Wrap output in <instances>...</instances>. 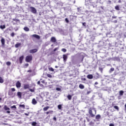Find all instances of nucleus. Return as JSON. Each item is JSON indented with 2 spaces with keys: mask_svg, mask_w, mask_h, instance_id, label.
Here are the masks:
<instances>
[{
  "mask_svg": "<svg viewBox=\"0 0 126 126\" xmlns=\"http://www.w3.org/2000/svg\"><path fill=\"white\" fill-rule=\"evenodd\" d=\"M47 76L48 77H49L50 78H52V75H51L50 74H47Z\"/></svg>",
  "mask_w": 126,
  "mask_h": 126,
  "instance_id": "e433bc0d",
  "label": "nucleus"
},
{
  "mask_svg": "<svg viewBox=\"0 0 126 126\" xmlns=\"http://www.w3.org/2000/svg\"><path fill=\"white\" fill-rule=\"evenodd\" d=\"M112 18L116 19H117V16H112Z\"/></svg>",
  "mask_w": 126,
  "mask_h": 126,
  "instance_id": "3c124183",
  "label": "nucleus"
},
{
  "mask_svg": "<svg viewBox=\"0 0 126 126\" xmlns=\"http://www.w3.org/2000/svg\"><path fill=\"white\" fill-rule=\"evenodd\" d=\"M24 59V56L23 55H22L19 58V61L20 63H22Z\"/></svg>",
  "mask_w": 126,
  "mask_h": 126,
  "instance_id": "1a4fd4ad",
  "label": "nucleus"
},
{
  "mask_svg": "<svg viewBox=\"0 0 126 126\" xmlns=\"http://www.w3.org/2000/svg\"><path fill=\"white\" fill-rule=\"evenodd\" d=\"M114 109H116L117 111H119L120 109L119 108V107L118 106H114Z\"/></svg>",
  "mask_w": 126,
  "mask_h": 126,
  "instance_id": "c756f323",
  "label": "nucleus"
},
{
  "mask_svg": "<svg viewBox=\"0 0 126 126\" xmlns=\"http://www.w3.org/2000/svg\"><path fill=\"white\" fill-rule=\"evenodd\" d=\"M32 105H36V104H37V101L36 100V99L33 98L32 99Z\"/></svg>",
  "mask_w": 126,
  "mask_h": 126,
  "instance_id": "4468645a",
  "label": "nucleus"
},
{
  "mask_svg": "<svg viewBox=\"0 0 126 126\" xmlns=\"http://www.w3.org/2000/svg\"><path fill=\"white\" fill-rule=\"evenodd\" d=\"M56 90H57V91H61V88H56Z\"/></svg>",
  "mask_w": 126,
  "mask_h": 126,
  "instance_id": "49530a36",
  "label": "nucleus"
},
{
  "mask_svg": "<svg viewBox=\"0 0 126 126\" xmlns=\"http://www.w3.org/2000/svg\"><path fill=\"white\" fill-rule=\"evenodd\" d=\"M1 43L2 46H4L5 43V39H4L3 37H2L1 39Z\"/></svg>",
  "mask_w": 126,
  "mask_h": 126,
  "instance_id": "ddd939ff",
  "label": "nucleus"
},
{
  "mask_svg": "<svg viewBox=\"0 0 126 126\" xmlns=\"http://www.w3.org/2000/svg\"><path fill=\"white\" fill-rule=\"evenodd\" d=\"M94 84H95V85H97V84H98V83H97V82H95L94 83Z\"/></svg>",
  "mask_w": 126,
  "mask_h": 126,
  "instance_id": "13d9d810",
  "label": "nucleus"
},
{
  "mask_svg": "<svg viewBox=\"0 0 126 126\" xmlns=\"http://www.w3.org/2000/svg\"><path fill=\"white\" fill-rule=\"evenodd\" d=\"M115 9H116V10H120V7H119V5H116L115 6Z\"/></svg>",
  "mask_w": 126,
  "mask_h": 126,
  "instance_id": "72a5a7b5",
  "label": "nucleus"
},
{
  "mask_svg": "<svg viewBox=\"0 0 126 126\" xmlns=\"http://www.w3.org/2000/svg\"><path fill=\"white\" fill-rule=\"evenodd\" d=\"M67 98L69 99V100H71V98H72V96L70 95V94H69L67 96Z\"/></svg>",
  "mask_w": 126,
  "mask_h": 126,
  "instance_id": "cd10ccee",
  "label": "nucleus"
},
{
  "mask_svg": "<svg viewBox=\"0 0 126 126\" xmlns=\"http://www.w3.org/2000/svg\"><path fill=\"white\" fill-rule=\"evenodd\" d=\"M15 35V33L14 32H12L11 34H10V36H11V37H14V35Z\"/></svg>",
  "mask_w": 126,
  "mask_h": 126,
  "instance_id": "58836bf2",
  "label": "nucleus"
},
{
  "mask_svg": "<svg viewBox=\"0 0 126 126\" xmlns=\"http://www.w3.org/2000/svg\"><path fill=\"white\" fill-rule=\"evenodd\" d=\"M57 50H59V48H55L54 49V52H56V51H57Z\"/></svg>",
  "mask_w": 126,
  "mask_h": 126,
  "instance_id": "de8ad7c7",
  "label": "nucleus"
},
{
  "mask_svg": "<svg viewBox=\"0 0 126 126\" xmlns=\"http://www.w3.org/2000/svg\"><path fill=\"white\" fill-rule=\"evenodd\" d=\"M119 94L120 96H123L124 95V92L123 91H120L119 92Z\"/></svg>",
  "mask_w": 126,
  "mask_h": 126,
  "instance_id": "bb28decb",
  "label": "nucleus"
},
{
  "mask_svg": "<svg viewBox=\"0 0 126 126\" xmlns=\"http://www.w3.org/2000/svg\"><path fill=\"white\" fill-rule=\"evenodd\" d=\"M15 91V89L14 88H11L10 90V91H9L8 92V95H12V93H11V92H14Z\"/></svg>",
  "mask_w": 126,
  "mask_h": 126,
  "instance_id": "9d476101",
  "label": "nucleus"
},
{
  "mask_svg": "<svg viewBox=\"0 0 126 126\" xmlns=\"http://www.w3.org/2000/svg\"><path fill=\"white\" fill-rule=\"evenodd\" d=\"M19 107L20 108H21V107H22L23 108V109H25V105H24V104H20L19 105Z\"/></svg>",
  "mask_w": 126,
  "mask_h": 126,
  "instance_id": "393cba45",
  "label": "nucleus"
},
{
  "mask_svg": "<svg viewBox=\"0 0 126 126\" xmlns=\"http://www.w3.org/2000/svg\"><path fill=\"white\" fill-rule=\"evenodd\" d=\"M16 87H17V88H20V87H21V83H20V82H19V81H18L16 82Z\"/></svg>",
  "mask_w": 126,
  "mask_h": 126,
  "instance_id": "6e6552de",
  "label": "nucleus"
},
{
  "mask_svg": "<svg viewBox=\"0 0 126 126\" xmlns=\"http://www.w3.org/2000/svg\"><path fill=\"white\" fill-rule=\"evenodd\" d=\"M79 87L80 89H84V86L81 84L79 85Z\"/></svg>",
  "mask_w": 126,
  "mask_h": 126,
  "instance_id": "4be33fe9",
  "label": "nucleus"
},
{
  "mask_svg": "<svg viewBox=\"0 0 126 126\" xmlns=\"http://www.w3.org/2000/svg\"><path fill=\"white\" fill-rule=\"evenodd\" d=\"M114 23H118V21H117V20H115V21H114Z\"/></svg>",
  "mask_w": 126,
  "mask_h": 126,
  "instance_id": "864d4df0",
  "label": "nucleus"
},
{
  "mask_svg": "<svg viewBox=\"0 0 126 126\" xmlns=\"http://www.w3.org/2000/svg\"><path fill=\"white\" fill-rule=\"evenodd\" d=\"M3 109L4 110H5V111H6L7 114H10V111H9L10 110V108H9V107H8L7 106L4 105Z\"/></svg>",
  "mask_w": 126,
  "mask_h": 126,
  "instance_id": "20e7f679",
  "label": "nucleus"
},
{
  "mask_svg": "<svg viewBox=\"0 0 126 126\" xmlns=\"http://www.w3.org/2000/svg\"><path fill=\"white\" fill-rule=\"evenodd\" d=\"M80 8H77V10H79Z\"/></svg>",
  "mask_w": 126,
  "mask_h": 126,
  "instance_id": "0e129e2a",
  "label": "nucleus"
},
{
  "mask_svg": "<svg viewBox=\"0 0 126 126\" xmlns=\"http://www.w3.org/2000/svg\"><path fill=\"white\" fill-rule=\"evenodd\" d=\"M32 37H33V38H35V39H37V40H40V37L39 36V35L38 34H32Z\"/></svg>",
  "mask_w": 126,
  "mask_h": 126,
  "instance_id": "423d86ee",
  "label": "nucleus"
},
{
  "mask_svg": "<svg viewBox=\"0 0 126 126\" xmlns=\"http://www.w3.org/2000/svg\"><path fill=\"white\" fill-rule=\"evenodd\" d=\"M30 8L31 10V12H32V13H33L34 14H36V13H37V10H36L35 7L31 6Z\"/></svg>",
  "mask_w": 126,
  "mask_h": 126,
  "instance_id": "7ed1b4c3",
  "label": "nucleus"
},
{
  "mask_svg": "<svg viewBox=\"0 0 126 126\" xmlns=\"http://www.w3.org/2000/svg\"><path fill=\"white\" fill-rule=\"evenodd\" d=\"M50 41L51 42H52V43H56V42H57V39H56V37H52Z\"/></svg>",
  "mask_w": 126,
  "mask_h": 126,
  "instance_id": "f8f14e48",
  "label": "nucleus"
},
{
  "mask_svg": "<svg viewBox=\"0 0 126 126\" xmlns=\"http://www.w3.org/2000/svg\"><path fill=\"white\" fill-rule=\"evenodd\" d=\"M11 109H16V106L13 105L12 106H11Z\"/></svg>",
  "mask_w": 126,
  "mask_h": 126,
  "instance_id": "a19ab883",
  "label": "nucleus"
},
{
  "mask_svg": "<svg viewBox=\"0 0 126 126\" xmlns=\"http://www.w3.org/2000/svg\"><path fill=\"white\" fill-rule=\"evenodd\" d=\"M63 60L64 63H65V62H66L67 60V55L65 54L63 55Z\"/></svg>",
  "mask_w": 126,
  "mask_h": 126,
  "instance_id": "9b49d317",
  "label": "nucleus"
},
{
  "mask_svg": "<svg viewBox=\"0 0 126 126\" xmlns=\"http://www.w3.org/2000/svg\"><path fill=\"white\" fill-rule=\"evenodd\" d=\"M24 30H25V31L28 32L29 31V28L27 27H25L24 28Z\"/></svg>",
  "mask_w": 126,
  "mask_h": 126,
  "instance_id": "a878e982",
  "label": "nucleus"
},
{
  "mask_svg": "<svg viewBox=\"0 0 126 126\" xmlns=\"http://www.w3.org/2000/svg\"><path fill=\"white\" fill-rule=\"evenodd\" d=\"M29 65V64L26 63L25 64V66H28Z\"/></svg>",
  "mask_w": 126,
  "mask_h": 126,
  "instance_id": "6e6d98bb",
  "label": "nucleus"
},
{
  "mask_svg": "<svg viewBox=\"0 0 126 126\" xmlns=\"http://www.w3.org/2000/svg\"><path fill=\"white\" fill-rule=\"evenodd\" d=\"M17 96H18L19 98H21L22 96V94H21V92H18L17 93Z\"/></svg>",
  "mask_w": 126,
  "mask_h": 126,
  "instance_id": "6ab92c4d",
  "label": "nucleus"
},
{
  "mask_svg": "<svg viewBox=\"0 0 126 126\" xmlns=\"http://www.w3.org/2000/svg\"><path fill=\"white\" fill-rule=\"evenodd\" d=\"M82 80H83L84 81H85L86 80V78H83L82 79Z\"/></svg>",
  "mask_w": 126,
  "mask_h": 126,
  "instance_id": "8fccbe9b",
  "label": "nucleus"
},
{
  "mask_svg": "<svg viewBox=\"0 0 126 126\" xmlns=\"http://www.w3.org/2000/svg\"><path fill=\"white\" fill-rule=\"evenodd\" d=\"M18 22H20V20L16 19H13V21L12 22V23H13V25H15V24L18 23Z\"/></svg>",
  "mask_w": 126,
  "mask_h": 126,
  "instance_id": "39448f33",
  "label": "nucleus"
},
{
  "mask_svg": "<svg viewBox=\"0 0 126 126\" xmlns=\"http://www.w3.org/2000/svg\"><path fill=\"white\" fill-rule=\"evenodd\" d=\"M30 86L28 84H25L24 85V89H28L29 88Z\"/></svg>",
  "mask_w": 126,
  "mask_h": 126,
  "instance_id": "a211bd4d",
  "label": "nucleus"
},
{
  "mask_svg": "<svg viewBox=\"0 0 126 126\" xmlns=\"http://www.w3.org/2000/svg\"><path fill=\"white\" fill-rule=\"evenodd\" d=\"M49 109H50V107L49 106H46L44 108H43V110L44 112H46V111H48V110H49Z\"/></svg>",
  "mask_w": 126,
  "mask_h": 126,
  "instance_id": "dca6fc26",
  "label": "nucleus"
},
{
  "mask_svg": "<svg viewBox=\"0 0 126 126\" xmlns=\"http://www.w3.org/2000/svg\"><path fill=\"white\" fill-rule=\"evenodd\" d=\"M101 119V115L98 114L95 116V120H100Z\"/></svg>",
  "mask_w": 126,
  "mask_h": 126,
  "instance_id": "f3484780",
  "label": "nucleus"
},
{
  "mask_svg": "<svg viewBox=\"0 0 126 126\" xmlns=\"http://www.w3.org/2000/svg\"><path fill=\"white\" fill-rule=\"evenodd\" d=\"M113 61H120V58L119 57H114L113 58Z\"/></svg>",
  "mask_w": 126,
  "mask_h": 126,
  "instance_id": "b1692460",
  "label": "nucleus"
},
{
  "mask_svg": "<svg viewBox=\"0 0 126 126\" xmlns=\"http://www.w3.org/2000/svg\"><path fill=\"white\" fill-rule=\"evenodd\" d=\"M125 109H126V104H125Z\"/></svg>",
  "mask_w": 126,
  "mask_h": 126,
  "instance_id": "e2e57ef3",
  "label": "nucleus"
},
{
  "mask_svg": "<svg viewBox=\"0 0 126 126\" xmlns=\"http://www.w3.org/2000/svg\"><path fill=\"white\" fill-rule=\"evenodd\" d=\"M36 125H37V123L35 122H32V126H36Z\"/></svg>",
  "mask_w": 126,
  "mask_h": 126,
  "instance_id": "7c9ffc66",
  "label": "nucleus"
},
{
  "mask_svg": "<svg viewBox=\"0 0 126 126\" xmlns=\"http://www.w3.org/2000/svg\"><path fill=\"white\" fill-rule=\"evenodd\" d=\"M38 52V49H33L30 50V54H34V53H37Z\"/></svg>",
  "mask_w": 126,
  "mask_h": 126,
  "instance_id": "0eeeda50",
  "label": "nucleus"
},
{
  "mask_svg": "<svg viewBox=\"0 0 126 126\" xmlns=\"http://www.w3.org/2000/svg\"><path fill=\"white\" fill-rule=\"evenodd\" d=\"M33 61V56L31 55H28L26 57V62L27 63H30V62H32Z\"/></svg>",
  "mask_w": 126,
  "mask_h": 126,
  "instance_id": "f03ea898",
  "label": "nucleus"
},
{
  "mask_svg": "<svg viewBox=\"0 0 126 126\" xmlns=\"http://www.w3.org/2000/svg\"><path fill=\"white\" fill-rule=\"evenodd\" d=\"M114 70H115V68H111L109 70V72L111 73V72H113V71H114Z\"/></svg>",
  "mask_w": 126,
  "mask_h": 126,
  "instance_id": "473e14b6",
  "label": "nucleus"
},
{
  "mask_svg": "<svg viewBox=\"0 0 126 126\" xmlns=\"http://www.w3.org/2000/svg\"><path fill=\"white\" fill-rule=\"evenodd\" d=\"M90 93H91V92H90V91L87 92V95H88V94H90Z\"/></svg>",
  "mask_w": 126,
  "mask_h": 126,
  "instance_id": "09e8293b",
  "label": "nucleus"
},
{
  "mask_svg": "<svg viewBox=\"0 0 126 126\" xmlns=\"http://www.w3.org/2000/svg\"><path fill=\"white\" fill-rule=\"evenodd\" d=\"M1 100H2L1 97H0V101H1Z\"/></svg>",
  "mask_w": 126,
  "mask_h": 126,
  "instance_id": "680f3d73",
  "label": "nucleus"
},
{
  "mask_svg": "<svg viewBox=\"0 0 126 126\" xmlns=\"http://www.w3.org/2000/svg\"><path fill=\"white\" fill-rule=\"evenodd\" d=\"M41 83H43V84H45V80H42L41 81Z\"/></svg>",
  "mask_w": 126,
  "mask_h": 126,
  "instance_id": "603ef678",
  "label": "nucleus"
},
{
  "mask_svg": "<svg viewBox=\"0 0 126 126\" xmlns=\"http://www.w3.org/2000/svg\"><path fill=\"white\" fill-rule=\"evenodd\" d=\"M0 29H4L5 28V25H1L0 26Z\"/></svg>",
  "mask_w": 126,
  "mask_h": 126,
  "instance_id": "c85d7f7f",
  "label": "nucleus"
},
{
  "mask_svg": "<svg viewBox=\"0 0 126 126\" xmlns=\"http://www.w3.org/2000/svg\"><path fill=\"white\" fill-rule=\"evenodd\" d=\"M89 79H92L93 78V75L92 74H89L87 76Z\"/></svg>",
  "mask_w": 126,
  "mask_h": 126,
  "instance_id": "2eb2a0df",
  "label": "nucleus"
},
{
  "mask_svg": "<svg viewBox=\"0 0 126 126\" xmlns=\"http://www.w3.org/2000/svg\"><path fill=\"white\" fill-rule=\"evenodd\" d=\"M37 84L38 85H39V86H40V87H43V86H44V85H43V84H41V82L40 81H38L37 82Z\"/></svg>",
  "mask_w": 126,
  "mask_h": 126,
  "instance_id": "412c9836",
  "label": "nucleus"
},
{
  "mask_svg": "<svg viewBox=\"0 0 126 126\" xmlns=\"http://www.w3.org/2000/svg\"><path fill=\"white\" fill-rule=\"evenodd\" d=\"M6 64L7 65L9 66L11 64V63H10V62H7Z\"/></svg>",
  "mask_w": 126,
  "mask_h": 126,
  "instance_id": "f704fd0d",
  "label": "nucleus"
},
{
  "mask_svg": "<svg viewBox=\"0 0 126 126\" xmlns=\"http://www.w3.org/2000/svg\"><path fill=\"white\" fill-rule=\"evenodd\" d=\"M83 26H84L85 27H86V23L84 22L82 23Z\"/></svg>",
  "mask_w": 126,
  "mask_h": 126,
  "instance_id": "37998d69",
  "label": "nucleus"
},
{
  "mask_svg": "<svg viewBox=\"0 0 126 126\" xmlns=\"http://www.w3.org/2000/svg\"><path fill=\"white\" fill-rule=\"evenodd\" d=\"M53 119L55 122H57V118L56 117H54Z\"/></svg>",
  "mask_w": 126,
  "mask_h": 126,
  "instance_id": "c03bdc74",
  "label": "nucleus"
},
{
  "mask_svg": "<svg viewBox=\"0 0 126 126\" xmlns=\"http://www.w3.org/2000/svg\"><path fill=\"white\" fill-rule=\"evenodd\" d=\"M58 108L59 110H61L62 109V105H61V104L58 105Z\"/></svg>",
  "mask_w": 126,
  "mask_h": 126,
  "instance_id": "c9c22d12",
  "label": "nucleus"
},
{
  "mask_svg": "<svg viewBox=\"0 0 126 126\" xmlns=\"http://www.w3.org/2000/svg\"><path fill=\"white\" fill-rule=\"evenodd\" d=\"M58 67H59V66H55V68H58Z\"/></svg>",
  "mask_w": 126,
  "mask_h": 126,
  "instance_id": "052dcab7",
  "label": "nucleus"
},
{
  "mask_svg": "<svg viewBox=\"0 0 126 126\" xmlns=\"http://www.w3.org/2000/svg\"><path fill=\"white\" fill-rule=\"evenodd\" d=\"M20 46H21V43H17L15 45V48H19V47H20Z\"/></svg>",
  "mask_w": 126,
  "mask_h": 126,
  "instance_id": "aec40b11",
  "label": "nucleus"
},
{
  "mask_svg": "<svg viewBox=\"0 0 126 126\" xmlns=\"http://www.w3.org/2000/svg\"><path fill=\"white\" fill-rule=\"evenodd\" d=\"M47 35H48V34H46V36H47Z\"/></svg>",
  "mask_w": 126,
  "mask_h": 126,
  "instance_id": "338daca9",
  "label": "nucleus"
},
{
  "mask_svg": "<svg viewBox=\"0 0 126 126\" xmlns=\"http://www.w3.org/2000/svg\"><path fill=\"white\" fill-rule=\"evenodd\" d=\"M28 71V72H32L31 70H29Z\"/></svg>",
  "mask_w": 126,
  "mask_h": 126,
  "instance_id": "bf43d9fd",
  "label": "nucleus"
},
{
  "mask_svg": "<svg viewBox=\"0 0 126 126\" xmlns=\"http://www.w3.org/2000/svg\"><path fill=\"white\" fill-rule=\"evenodd\" d=\"M65 21L66 22V23H68V22H69V21H68V19H67V18H66L65 19Z\"/></svg>",
  "mask_w": 126,
  "mask_h": 126,
  "instance_id": "ea45409f",
  "label": "nucleus"
},
{
  "mask_svg": "<svg viewBox=\"0 0 126 126\" xmlns=\"http://www.w3.org/2000/svg\"><path fill=\"white\" fill-rule=\"evenodd\" d=\"M89 114L90 115V117L91 118H94L95 116H96V114H97V110L95 108H90L89 109Z\"/></svg>",
  "mask_w": 126,
  "mask_h": 126,
  "instance_id": "f257e3e1",
  "label": "nucleus"
},
{
  "mask_svg": "<svg viewBox=\"0 0 126 126\" xmlns=\"http://www.w3.org/2000/svg\"><path fill=\"white\" fill-rule=\"evenodd\" d=\"M61 51L63 53H65L66 52V50L65 48H63Z\"/></svg>",
  "mask_w": 126,
  "mask_h": 126,
  "instance_id": "4c0bfd02",
  "label": "nucleus"
},
{
  "mask_svg": "<svg viewBox=\"0 0 126 126\" xmlns=\"http://www.w3.org/2000/svg\"><path fill=\"white\" fill-rule=\"evenodd\" d=\"M1 106L0 105V108H1Z\"/></svg>",
  "mask_w": 126,
  "mask_h": 126,
  "instance_id": "69168bd1",
  "label": "nucleus"
},
{
  "mask_svg": "<svg viewBox=\"0 0 126 126\" xmlns=\"http://www.w3.org/2000/svg\"><path fill=\"white\" fill-rule=\"evenodd\" d=\"M30 91H31V92H35V91L32 89H30Z\"/></svg>",
  "mask_w": 126,
  "mask_h": 126,
  "instance_id": "a18cd8bd",
  "label": "nucleus"
},
{
  "mask_svg": "<svg viewBox=\"0 0 126 126\" xmlns=\"http://www.w3.org/2000/svg\"><path fill=\"white\" fill-rule=\"evenodd\" d=\"M109 126H115V125H114V124H110L109 125Z\"/></svg>",
  "mask_w": 126,
  "mask_h": 126,
  "instance_id": "5fc2aeb1",
  "label": "nucleus"
},
{
  "mask_svg": "<svg viewBox=\"0 0 126 126\" xmlns=\"http://www.w3.org/2000/svg\"><path fill=\"white\" fill-rule=\"evenodd\" d=\"M49 69L51 71H54V68H53V67H50V68H49Z\"/></svg>",
  "mask_w": 126,
  "mask_h": 126,
  "instance_id": "79ce46f5",
  "label": "nucleus"
},
{
  "mask_svg": "<svg viewBox=\"0 0 126 126\" xmlns=\"http://www.w3.org/2000/svg\"><path fill=\"white\" fill-rule=\"evenodd\" d=\"M53 113H54V111H53V110H50L49 111L46 112V115H49V114H52Z\"/></svg>",
  "mask_w": 126,
  "mask_h": 126,
  "instance_id": "5701e85b",
  "label": "nucleus"
},
{
  "mask_svg": "<svg viewBox=\"0 0 126 126\" xmlns=\"http://www.w3.org/2000/svg\"><path fill=\"white\" fill-rule=\"evenodd\" d=\"M0 83H3V79L1 77H0Z\"/></svg>",
  "mask_w": 126,
  "mask_h": 126,
  "instance_id": "2f4dec72",
  "label": "nucleus"
},
{
  "mask_svg": "<svg viewBox=\"0 0 126 126\" xmlns=\"http://www.w3.org/2000/svg\"><path fill=\"white\" fill-rule=\"evenodd\" d=\"M25 115L26 116H29V114H28V113H25Z\"/></svg>",
  "mask_w": 126,
  "mask_h": 126,
  "instance_id": "4d7b16f0",
  "label": "nucleus"
}]
</instances>
